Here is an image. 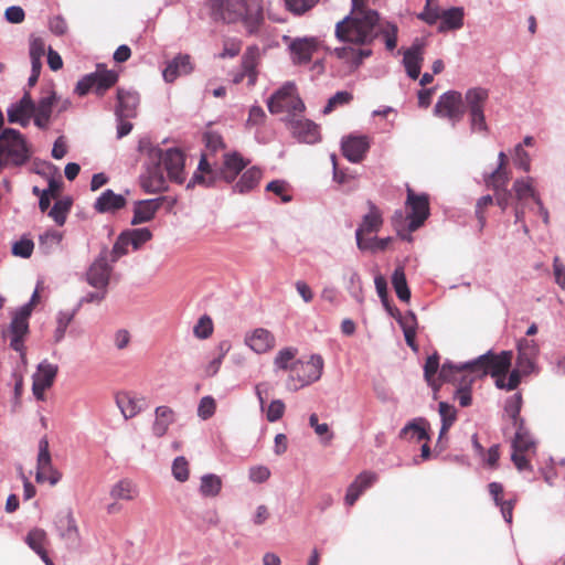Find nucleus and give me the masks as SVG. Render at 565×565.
<instances>
[{
  "label": "nucleus",
  "mask_w": 565,
  "mask_h": 565,
  "mask_svg": "<svg viewBox=\"0 0 565 565\" xmlns=\"http://www.w3.org/2000/svg\"><path fill=\"white\" fill-rule=\"evenodd\" d=\"M438 413L441 419V427L438 436L437 446L441 447L443 439L446 437L449 428L457 420V409L454 405L447 402H440L438 406Z\"/></svg>",
  "instance_id": "nucleus-38"
},
{
  "label": "nucleus",
  "mask_w": 565,
  "mask_h": 565,
  "mask_svg": "<svg viewBox=\"0 0 565 565\" xmlns=\"http://www.w3.org/2000/svg\"><path fill=\"white\" fill-rule=\"evenodd\" d=\"M126 203L127 201L124 195L107 189L96 199L94 209L98 213H114L125 207Z\"/></svg>",
  "instance_id": "nucleus-30"
},
{
  "label": "nucleus",
  "mask_w": 565,
  "mask_h": 565,
  "mask_svg": "<svg viewBox=\"0 0 565 565\" xmlns=\"http://www.w3.org/2000/svg\"><path fill=\"white\" fill-rule=\"evenodd\" d=\"M260 60V49L257 45L247 47L242 56V68L248 77V85H255L257 81V65Z\"/></svg>",
  "instance_id": "nucleus-35"
},
{
  "label": "nucleus",
  "mask_w": 565,
  "mask_h": 565,
  "mask_svg": "<svg viewBox=\"0 0 565 565\" xmlns=\"http://www.w3.org/2000/svg\"><path fill=\"white\" fill-rule=\"evenodd\" d=\"M162 199L137 201L134 204L132 225L150 222L161 206Z\"/></svg>",
  "instance_id": "nucleus-29"
},
{
  "label": "nucleus",
  "mask_w": 565,
  "mask_h": 565,
  "mask_svg": "<svg viewBox=\"0 0 565 565\" xmlns=\"http://www.w3.org/2000/svg\"><path fill=\"white\" fill-rule=\"evenodd\" d=\"M516 353L520 352L526 354L527 356H532L537 359L540 355V345L535 340H531L527 338H520L516 340Z\"/></svg>",
  "instance_id": "nucleus-62"
},
{
  "label": "nucleus",
  "mask_w": 565,
  "mask_h": 565,
  "mask_svg": "<svg viewBox=\"0 0 565 565\" xmlns=\"http://www.w3.org/2000/svg\"><path fill=\"white\" fill-rule=\"evenodd\" d=\"M161 166L164 167L170 181L179 184L185 181V156L181 150L177 148L162 150Z\"/></svg>",
  "instance_id": "nucleus-16"
},
{
  "label": "nucleus",
  "mask_w": 565,
  "mask_h": 565,
  "mask_svg": "<svg viewBox=\"0 0 565 565\" xmlns=\"http://www.w3.org/2000/svg\"><path fill=\"white\" fill-rule=\"evenodd\" d=\"M30 157V146L19 130L7 128L0 134V167L22 166L29 161Z\"/></svg>",
  "instance_id": "nucleus-7"
},
{
  "label": "nucleus",
  "mask_w": 565,
  "mask_h": 565,
  "mask_svg": "<svg viewBox=\"0 0 565 565\" xmlns=\"http://www.w3.org/2000/svg\"><path fill=\"white\" fill-rule=\"evenodd\" d=\"M434 115L455 126L459 120V93L455 90L444 93L434 107Z\"/></svg>",
  "instance_id": "nucleus-17"
},
{
  "label": "nucleus",
  "mask_w": 565,
  "mask_h": 565,
  "mask_svg": "<svg viewBox=\"0 0 565 565\" xmlns=\"http://www.w3.org/2000/svg\"><path fill=\"white\" fill-rule=\"evenodd\" d=\"M298 350L291 347L281 349L274 361V364L279 370H290L292 366V361L297 354Z\"/></svg>",
  "instance_id": "nucleus-55"
},
{
  "label": "nucleus",
  "mask_w": 565,
  "mask_h": 565,
  "mask_svg": "<svg viewBox=\"0 0 565 565\" xmlns=\"http://www.w3.org/2000/svg\"><path fill=\"white\" fill-rule=\"evenodd\" d=\"M419 19L429 24L439 21L438 30L440 32L449 31L459 28V8H451L449 10L440 11L438 8H431L430 1L427 0V6L419 14Z\"/></svg>",
  "instance_id": "nucleus-13"
},
{
  "label": "nucleus",
  "mask_w": 565,
  "mask_h": 565,
  "mask_svg": "<svg viewBox=\"0 0 565 565\" xmlns=\"http://www.w3.org/2000/svg\"><path fill=\"white\" fill-rule=\"evenodd\" d=\"M267 107L271 114L287 113L286 118L298 117V114L305 110V104L297 95L296 86L292 83H286L275 92L267 100Z\"/></svg>",
  "instance_id": "nucleus-9"
},
{
  "label": "nucleus",
  "mask_w": 565,
  "mask_h": 565,
  "mask_svg": "<svg viewBox=\"0 0 565 565\" xmlns=\"http://www.w3.org/2000/svg\"><path fill=\"white\" fill-rule=\"evenodd\" d=\"M245 344L257 354H264L276 345L275 335L265 328H256L246 333Z\"/></svg>",
  "instance_id": "nucleus-21"
},
{
  "label": "nucleus",
  "mask_w": 565,
  "mask_h": 565,
  "mask_svg": "<svg viewBox=\"0 0 565 565\" xmlns=\"http://www.w3.org/2000/svg\"><path fill=\"white\" fill-rule=\"evenodd\" d=\"M376 480V475L370 471L361 472L355 480L349 486L347 494H345V503L348 505H353L359 497L370 488Z\"/></svg>",
  "instance_id": "nucleus-31"
},
{
  "label": "nucleus",
  "mask_w": 565,
  "mask_h": 565,
  "mask_svg": "<svg viewBox=\"0 0 565 565\" xmlns=\"http://www.w3.org/2000/svg\"><path fill=\"white\" fill-rule=\"evenodd\" d=\"M439 370V355L435 352L429 355L424 365V377L429 386L437 390V373Z\"/></svg>",
  "instance_id": "nucleus-49"
},
{
  "label": "nucleus",
  "mask_w": 565,
  "mask_h": 565,
  "mask_svg": "<svg viewBox=\"0 0 565 565\" xmlns=\"http://www.w3.org/2000/svg\"><path fill=\"white\" fill-rule=\"evenodd\" d=\"M222 490V480L217 475L206 473L201 477L200 494L204 498H214Z\"/></svg>",
  "instance_id": "nucleus-43"
},
{
  "label": "nucleus",
  "mask_w": 565,
  "mask_h": 565,
  "mask_svg": "<svg viewBox=\"0 0 565 565\" xmlns=\"http://www.w3.org/2000/svg\"><path fill=\"white\" fill-rule=\"evenodd\" d=\"M407 215V234L401 233L398 235L411 242L413 239L411 233L419 228L429 216V199L427 194H416L411 188L407 189L406 199Z\"/></svg>",
  "instance_id": "nucleus-10"
},
{
  "label": "nucleus",
  "mask_w": 565,
  "mask_h": 565,
  "mask_svg": "<svg viewBox=\"0 0 565 565\" xmlns=\"http://www.w3.org/2000/svg\"><path fill=\"white\" fill-rule=\"evenodd\" d=\"M25 543L36 554L41 553V551H45L44 544L46 543V532L39 527L32 529L25 537Z\"/></svg>",
  "instance_id": "nucleus-52"
},
{
  "label": "nucleus",
  "mask_w": 565,
  "mask_h": 565,
  "mask_svg": "<svg viewBox=\"0 0 565 565\" xmlns=\"http://www.w3.org/2000/svg\"><path fill=\"white\" fill-rule=\"evenodd\" d=\"M458 373H459L458 365H456L451 362H445L443 364V366L440 367L438 376H437V386L443 383L455 382Z\"/></svg>",
  "instance_id": "nucleus-63"
},
{
  "label": "nucleus",
  "mask_w": 565,
  "mask_h": 565,
  "mask_svg": "<svg viewBox=\"0 0 565 565\" xmlns=\"http://www.w3.org/2000/svg\"><path fill=\"white\" fill-rule=\"evenodd\" d=\"M489 99V89L476 86L466 90L465 98L461 97V119L467 118L470 134H477L482 137L489 135L484 107Z\"/></svg>",
  "instance_id": "nucleus-4"
},
{
  "label": "nucleus",
  "mask_w": 565,
  "mask_h": 565,
  "mask_svg": "<svg viewBox=\"0 0 565 565\" xmlns=\"http://www.w3.org/2000/svg\"><path fill=\"white\" fill-rule=\"evenodd\" d=\"M323 365V359L319 354H312L307 362H294L287 381V387L291 391H298L317 382L322 375Z\"/></svg>",
  "instance_id": "nucleus-8"
},
{
  "label": "nucleus",
  "mask_w": 565,
  "mask_h": 565,
  "mask_svg": "<svg viewBox=\"0 0 565 565\" xmlns=\"http://www.w3.org/2000/svg\"><path fill=\"white\" fill-rule=\"evenodd\" d=\"M146 146L148 147L149 161L145 163V170L139 177L140 186L147 193L163 192L168 189V181L161 166L162 149L141 140L139 150L142 151Z\"/></svg>",
  "instance_id": "nucleus-5"
},
{
  "label": "nucleus",
  "mask_w": 565,
  "mask_h": 565,
  "mask_svg": "<svg viewBox=\"0 0 565 565\" xmlns=\"http://www.w3.org/2000/svg\"><path fill=\"white\" fill-rule=\"evenodd\" d=\"M512 360L513 352L511 350L495 352L492 349V355L486 360L487 376L489 375L495 380L501 375H505L512 366Z\"/></svg>",
  "instance_id": "nucleus-23"
},
{
  "label": "nucleus",
  "mask_w": 565,
  "mask_h": 565,
  "mask_svg": "<svg viewBox=\"0 0 565 565\" xmlns=\"http://www.w3.org/2000/svg\"><path fill=\"white\" fill-rule=\"evenodd\" d=\"M527 452H532V450H521L519 448H511V461L520 472L533 471V466L526 456Z\"/></svg>",
  "instance_id": "nucleus-56"
},
{
  "label": "nucleus",
  "mask_w": 565,
  "mask_h": 565,
  "mask_svg": "<svg viewBox=\"0 0 565 565\" xmlns=\"http://www.w3.org/2000/svg\"><path fill=\"white\" fill-rule=\"evenodd\" d=\"M353 99V95L347 90L337 92L333 96H331L323 108V114H330L335 108L340 106H344L349 104Z\"/></svg>",
  "instance_id": "nucleus-57"
},
{
  "label": "nucleus",
  "mask_w": 565,
  "mask_h": 565,
  "mask_svg": "<svg viewBox=\"0 0 565 565\" xmlns=\"http://www.w3.org/2000/svg\"><path fill=\"white\" fill-rule=\"evenodd\" d=\"M204 142L206 150L201 154V159L198 166L196 171L188 183V188H192L195 184H200L203 186H211L214 184L216 180V171L213 169L215 164L214 161L211 160V157L224 148V142L221 137L215 131H207L204 134Z\"/></svg>",
  "instance_id": "nucleus-6"
},
{
  "label": "nucleus",
  "mask_w": 565,
  "mask_h": 565,
  "mask_svg": "<svg viewBox=\"0 0 565 565\" xmlns=\"http://www.w3.org/2000/svg\"><path fill=\"white\" fill-rule=\"evenodd\" d=\"M319 47L317 38H297L289 45L291 60L295 64H308Z\"/></svg>",
  "instance_id": "nucleus-19"
},
{
  "label": "nucleus",
  "mask_w": 565,
  "mask_h": 565,
  "mask_svg": "<svg viewBox=\"0 0 565 565\" xmlns=\"http://www.w3.org/2000/svg\"><path fill=\"white\" fill-rule=\"evenodd\" d=\"M58 366L50 363L47 360L42 361L33 374V383H38L39 388H50L56 377Z\"/></svg>",
  "instance_id": "nucleus-37"
},
{
  "label": "nucleus",
  "mask_w": 565,
  "mask_h": 565,
  "mask_svg": "<svg viewBox=\"0 0 565 565\" xmlns=\"http://www.w3.org/2000/svg\"><path fill=\"white\" fill-rule=\"evenodd\" d=\"M424 61V44L416 40L411 47L404 51L403 65L407 75L412 79H417L420 75L422 63Z\"/></svg>",
  "instance_id": "nucleus-22"
},
{
  "label": "nucleus",
  "mask_w": 565,
  "mask_h": 565,
  "mask_svg": "<svg viewBox=\"0 0 565 565\" xmlns=\"http://www.w3.org/2000/svg\"><path fill=\"white\" fill-rule=\"evenodd\" d=\"M71 205L72 201L70 199L58 200L50 210L49 216L52 217L57 225L62 226L66 221Z\"/></svg>",
  "instance_id": "nucleus-50"
},
{
  "label": "nucleus",
  "mask_w": 565,
  "mask_h": 565,
  "mask_svg": "<svg viewBox=\"0 0 565 565\" xmlns=\"http://www.w3.org/2000/svg\"><path fill=\"white\" fill-rule=\"evenodd\" d=\"M493 204H494V194L493 195L484 194L477 200L475 214L478 220L480 230H482L487 224V217L484 215V210L488 206L493 205Z\"/></svg>",
  "instance_id": "nucleus-58"
},
{
  "label": "nucleus",
  "mask_w": 565,
  "mask_h": 565,
  "mask_svg": "<svg viewBox=\"0 0 565 565\" xmlns=\"http://www.w3.org/2000/svg\"><path fill=\"white\" fill-rule=\"evenodd\" d=\"M75 316V310L73 311H60L56 316V328L54 331V342H61L64 337L68 324L72 322Z\"/></svg>",
  "instance_id": "nucleus-51"
},
{
  "label": "nucleus",
  "mask_w": 565,
  "mask_h": 565,
  "mask_svg": "<svg viewBox=\"0 0 565 565\" xmlns=\"http://www.w3.org/2000/svg\"><path fill=\"white\" fill-rule=\"evenodd\" d=\"M522 406H523V396H522L521 392H516L505 399L503 411H504L505 415L510 418L511 424H514V423H518L519 420L524 419L521 416Z\"/></svg>",
  "instance_id": "nucleus-44"
},
{
  "label": "nucleus",
  "mask_w": 565,
  "mask_h": 565,
  "mask_svg": "<svg viewBox=\"0 0 565 565\" xmlns=\"http://www.w3.org/2000/svg\"><path fill=\"white\" fill-rule=\"evenodd\" d=\"M56 102L57 95L51 87L42 89L36 102L33 100L30 90L24 89L23 96L8 107V121L25 128L33 119L39 129L46 130L52 122L53 107Z\"/></svg>",
  "instance_id": "nucleus-2"
},
{
  "label": "nucleus",
  "mask_w": 565,
  "mask_h": 565,
  "mask_svg": "<svg viewBox=\"0 0 565 565\" xmlns=\"http://www.w3.org/2000/svg\"><path fill=\"white\" fill-rule=\"evenodd\" d=\"M117 78L116 72L98 66L94 73L87 74L78 81L75 93L79 96H84L93 90L102 96L108 88L115 85Z\"/></svg>",
  "instance_id": "nucleus-11"
},
{
  "label": "nucleus",
  "mask_w": 565,
  "mask_h": 565,
  "mask_svg": "<svg viewBox=\"0 0 565 565\" xmlns=\"http://www.w3.org/2000/svg\"><path fill=\"white\" fill-rule=\"evenodd\" d=\"M483 180L488 189L508 188L510 172L507 168L495 167L491 172L483 173Z\"/></svg>",
  "instance_id": "nucleus-42"
},
{
  "label": "nucleus",
  "mask_w": 565,
  "mask_h": 565,
  "mask_svg": "<svg viewBox=\"0 0 565 565\" xmlns=\"http://www.w3.org/2000/svg\"><path fill=\"white\" fill-rule=\"evenodd\" d=\"M211 19L223 23H242L254 33L263 21L262 0H205Z\"/></svg>",
  "instance_id": "nucleus-3"
},
{
  "label": "nucleus",
  "mask_w": 565,
  "mask_h": 565,
  "mask_svg": "<svg viewBox=\"0 0 565 565\" xmlns=\"http://www.w3.org/2000/svg\"><path fill=\"white\" fill-rule=\"evenodd\" d=\"M193 333L198 339H207L213 333L212 319L206 315L202 316L194 326Z\"/></svg>",
  "instance_id": "nucleus-64"
},
{
  "label": "nucleus",
  "mask_w": 565,
  "mask_h": 565,
  "mask_svg": "<svg viewBox=\"0 0 565 565\" xmlns=\"http://www.w3.org/2000/svg\"><path fill=\"white\" fill-rule=\"evenodd\" d=\"M113 267L109 264L108 250L105 248L87 270V282L97 289H106Z\"/></svg>",
  "instance_id": "nucleus-14"
},
{
  "label": "nucleus",
  "mask_w": 565,
  "mask_h": 565,
  "mask_svg": "<svg viewBox=\"0 0 565 565\" xmlns=\"http://www.w3.org/2000/svg\"><path fill=\"white\" fill-rule=\"evenodd\" d=\"M309 425L313 428L315 433L321 438V441L323 444H330V441L333 439V433L330 431L329 425L323 423H318V415L311 414L309 416Z\"/></svg>",
  "instance_id": "nucleus-61"
},
{
  "label": "nucleus",
  "mask_w": 565,
  "mask_h": 565,
  "mask_svg": "<svg viewBox=\"0 0 565 565\" xmlns=\"http://www.w3.org/2000/svg\"><path fill=\"white\" fill-rule=\"evenodd\" d=\"M131 246V243L128 239V235L126 231H124L116 239L113 249L108 252V257H110V263H116L121 256L128 253V247Z\"/></svg>",
  "instance_id": "nucleus-53"
},
{
  "label": "nucleus",
  "mask_w": 565,
  "mask_h": 565,
  "mask_svg": "<svg viewBox=\"0 0 565 565\" xmlns=\"http://www.w3.org/2000/svg\"><path fill=\"white\" fill-rule=\"evenodd\" d=\"M247 166V162L243 159V157L237 153H226L224 154V168L221 171L222 178L231 183L235 180L238 173Z\"/></svg>",
  "instance_id": "nucleus-36"
},
{
  "label": "nucleus",
  "mask_w": 565,
  "mask_h": 565,
  "mask_svg": "<svg viewBox=\"0 0 565 565\" xmlns=\"http://www.w3.org/2000/svg\"><path fill=\"white\" fill-rule=\"evenodd\" d=\"M491 355L492 349H489L476 358L461 362V375L466 376V379L472 380L473 382L483 380L487 377L486 360Z\"/></svg>",
  "instance_id": "nucleus-27"
},
{
  "label": "nucleus",
  "mask_w": 565,
  "mask_h": 565,
  "mask_svg": "<svg viewBox=\"0 0 565 565\" xmlns=\"http://www.w3.org/2000/svg\"><path fill=\"white\" fill-rule=\"evenodd\" d=\"M126 233L134 250L139 249L152 237L151 232L147 227L127 230Z\"/></svg>",
  "instance_id": "nucleus-54"
},
{
  "label": "nucleus",
  "mask_w": 565,
  "mask_h": 565,
  "mask_svg": "<svg viewBox=\"0 0 565 565\" xmlns=\"http://www.w3.org/2000/svg\"><path fill=\"white\" fill-rule=\"evenodd\" d=\"M513 163L514 166L524 171H531V158L529 152L523 149V145H515L513 148Z\"/></svg>",
  "instance_id": "nucleus-60"
},
{
  "label": "nucleus",
  "mask_w": 565,
  "mask_h": 565,
  "mask_svg": "<svg viewBox=\"0 0 565 565\" xmlns=\"http://www.w3.org/2000/svg\"><path fill=\"white\" fill-rule=\"evenodd\" d=\"M369 213L363 216V220L355 232L356 244H359V238H364V234L377 232L383 223L379 209L372 202H369Z\"/></svg>",
  "instance_id": "nucleus-33"
},
{
  "label": "nucleus",
  "mask_w": 565,
  "mask_h": 565,
  "mask_svg": "<svg viewBox=\"0 0 565 565\" xmlns=\"http://www.w3.org/2000/svg\"><path fill=\"white\" fill-rule=\"evenodd\" d=\"M426 420L423 418L414 419L399 431V437L414 439L416 441L427 440L429 438L426 429Z\"/></svg>",
  "instance_id": "nucleus-41"
},
{
  "label": "nucleus",
  "mask_w": 565,
  "mask_h": 565,
  "mask_svg": "<svg viewBox=\"0 0 565 565\" xmlns=\"http://www.w3.org/2000/svg\"><path fill=\"white\" fill-rule=\"evenodd\" d=\"M391 241H392L391 237L359 238V244H356V245L361 250L377 252V250H384L388 246Z\"/></svg>",
  "instance_id": "nucleus-59"
},
{
  "label": "nucleus",
  "mask_w": 565,
  "mask_h": 565,
  "mask_svg": "<svg viewBox=\"0 0 565 565\" xmlns=\"http://www.w3.org/2000/svg\"><path fill=\"white\" fill-rule=\"evenodd\" d=\"M392 285L399 300L407 302L411 299V290L402 266L395 268L392 275Z\"/></svg>",
  "instance_id": "nucleus-45"
},
{
  "label": "nucleus",
  "mask_w": 565,
  "mask_h": 565,
  "mask_svg": "<svg viewBox=\"0 0 565 565\" xmlns=\"http://www.w3.org/2000/svg\"><path fill=\"white\" fill-rule=\"evenodd\" d=\"M154 415L152 433L157 437H162L168 431L169 426L174 422V413L168 406H158L154 411Z\"/></svg>",
  "instance_id": "nucleus-39"
},
{
  "label": "nucleus",
  "mask_w": 565,
  "mask_h": 565,
  "mask_svg": "<svg viewBox=\"0 0 565 565\" xmlns=\"http://www.w3.org/2000/svg\"><path fill=\"white\" fill-rule=\"evenodd\" d=\"M117 98L116 117H135L139 105V95L136 92L118 89Z\"/></svg>",
  "instance_id": "nucleus-34"
},
{
  "label": "nucleus",
  "mask_w": 565,
  "mask_h": 565,
  "mask_svg": "<svg viewBox=\"0 0 565 565\" xmlns=\"http://www.w3.org/2000/svg\"><path fill=\"white\" fill-rule=\"evenodd\" d=\"M192 70L191 57L186 54H179L168 63L162 72V76L166 82L172 83L179 76L190 74Z\"/></svg>",
  "instance_id": "nucleus-28"
},
{
  "label": "nucleus",
  "mask_w": 565,
  "mask_h": 565,
  "mask_svg": "<svg viewBox=\"0 0 565 565\" xmlns=\"http://www.w3.org/2000/svg\"><path fill=\"white\" fill-rule=\"evenodd\" d=\"M136 493V486L128 479L118 481L110 490L111 498L117 500H132Z\"/></svg>",
  "instance_id": "nucleus-48"
},
{
  "label": "nucleus",
  "mask_w": 565,
  "mask_h": 565,
  "mask_svg": "<svg viewBox=\"0 0 565 565\" xmlns=\"http://www.w3.org/2000/svg\"><path fill=\"white\" fill-rule=\"evenodd\" d=\"M285 122L298 141L312 145L320 140L319 126L313 121L292 116L285 118Z\"/></svg>",
  "instance_id": "nucleus-15"
},
{
  "label": "nucleus",
  "mask_w": 565,
  "mask_h": 565,
  "mask_svg": "<svg viewBox=\"0 0 565 565\" xmlns=\"http://www.w3.org/2000/svg\"><path fill=\"white\" fill-rule=\"evenodd\" d=\"M512 192L515 193L518 200H523L525 198H531L534 201V198L540 196L537 191L532 185V179L518 178L514 180Z\"/></svg>",
  "instance_id": "nucleus-47"
},
{
  "label": "nucleus",
  "mask_w": 565,
  "mask_h": 565,
  "mask_svg": "<svg viewBox=\"0 0 565 565\" xmlns=\"http://www.w3.org/2000/svg\"><path fill=\"white\" fill-rule=\"evenodd\" d=\"M370 149V141L366 136H348L341 141L343 156L353 163L361 162Z\"/></svg>",
  "instance_id": "nucleus-20"
},
{
  "label": "nucleus",
  "mask_w": 565,
  "mask_h": 565,
  "mask_svg": "<svg viewBox=\"0 0 565 565\" xmlns=\"http://www.w3.org/2000/svg\"><path fill=\"white\" fill-rule=\"evenodd\" d=\"M366 0H352L351 13L337 22L334 34L340 45L331 51L351 74L373 54L372 44L383 36L385 46L393 51L397 45V25L382 20L379 12L365 7Z\"/></svg>",
  "instance_id": "nucleus-1"
},
{
  "label": "nucleus",
  "mask_w": 565,
  "mask_h": 565,
  "mask_svg": "<svg viewBox=\"0 0 565 565\" xmlns=\"http://www.w3.org/2000/svg\"><path fill=\"white\" fill-rule=\"evenodd\" d=\"M376 480V475L370 471L361 472L355 480L349 486L347 494H345V503L348 505H353L359 497L370 488Z\"/></svg>",
  "instance_id": "nucleus-32"
},
{
  "label": "nucleus",
  "mask_w": 565,
  "mask_h": 565,
  "mask_svg": "<svg viewBox=\"0 0 565 565\" xmlns=\"http://www.w3.org/2000/svg\"><path fill=\"white\" fill-rule=\"evenodd\" d=\"M61 478L62 473L52 463L49 441L43 437L39 441L35 480L38 483L49 482L51 486H55Z\"/></svg>",
  "instance_id": "nucleus-12"
},
{
  "label": "nucleus",
  "mask_w": 565,
  "mask_h": 565,
  "mask_svg": "<svg viewBox=\"0 0 565 565\" xmlns=\"http://www.w3.org/2000/svg\"><path fill=\"white\" fill-rule=\"evenodd\" d=\"M55 527L58 536L68 546H75L79 542L78 527L71 510L61 511L55 516Z\"/></svg>",
  "instance_id": "nucleus-18"
},
{
  "label": "nucleus",
  "mask_w": 565,
  "mask_h": 565,
  "mask_svg": "<svg viewBox=\"0 0 565 565\" xmlns=\"http://www.w3.org/2000/svg\"><path fill=\"white\" fill-rule=\"evenodd\" d=\"M63 235L57 231H46L39 237V250L44 255L53 253L61 244Z\"/></svg>",
  "instance_id": "nucleus-46"
},
{
  "label": "nucleus",
  "mask_w": 565,
  "mask_h": 565,
  "mask_svg": "<svg viewBox=\"0 0 565 565\" xmlns=\"http://www.w3.org/2000/svg\"><path fill=\"white\" fill-rule=\"evenodd\" d=\"M511 426L515 430L513 437L511 438V448L532 450V454H535L539 443L527 428L525 419L511 424Z\"/></svg>",
  "instance_id": "nucleus-26"
},
{
  "label": "nucleus",
  "mask_w": 565,
  "mask_h": 565,
  "mask_svg": "<svg viewBox=\"0 0 565 565\" xmlns=\"http://www.w3.org/2000/svg\"><path fill=\"white\" fill-rule=\"evenodd\" d=\"M488 490L495 507L500 508V512L502 514L503 520L505 521V523L511 525L513 521V509L515 504V499L504 500L503 484L498 481L490 482L488 484Z\"/></svg>",
  "instance_id": "nucleus-24"
},
{
  "label": "nucleus",
  "mask_w": 565,
  "mask_h": 565,
  "mask_svg": "<svg viewBox=\"0 0 565 565\" xmlns=\"http://www.w3.org/2000/svg\"><path fill=\"white\" fill-rule=\"evenodd\" d=\"M260 179V169L253 167L242 174L239 180L234 184L233 191L239 194L248 193L257 186Z\"/></svg>",
  "instance_id": "nucleus-40"
},
{
  "label": "nucleus",
  "mask_w": 565,
  "mask_h": 565,
  "mask_svg": "<svg viewBox=\"0 0 565 565\" xmlns=\"http://www.w3.org/2000/svg\"><path fill=\"white\" fill-rule=\"evenodd\" d=\"M116 404L126 419L135 417L147 407L145 397L128 392L118 393Z\"/></svg>",
  "instance_id": "nucleus-25"
}]
</instances>
